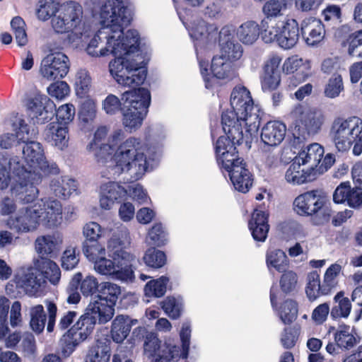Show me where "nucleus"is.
Here are the masks:
<instances>
[{
	"instance_id": "f257e3e1",
	"label": "nucleus",
	"mask_w": 362,
	"mask_h": 362,
	"mask_svg": "<svg viewBox=\"0 0 362 362\" xmlns=\"http://www.w3.org/2000/svg\"><path fill=\"white\" fill-rule=\"evenodd\" d=\"M100 19L103 27L88 41L86 52L95 58L113 54L115 58L110 62L109 71L116 82L125 87L140 86L146 78V71L142 58L136 54L138 32H123L130 21L126 3L106 0L100 8Z\"/></svg>"
},
{
	"instance_id": "f03ea898",
	"label": "nucleus",
	"mask_w": 362,
	"mask_h": 362,
	"mask_svg": "<svg viewBox=\"0 0 362 362\" xmlns=\"http://www.w3.org/2000/svg\"><path fill=\"white\" fill-rule=\"evenodd\" d=\"M123 137L122 129L115 130L103 145V148L98 151L96 161L106 168L110 176L127 173L132 179L139 180L147 170L148 160L151 158L149 148L141 139L130 136L118 146L112 155L115 147Z\"/></svg>"
},
{
	"instance_id": "7ed1b4c3",
	"label": "nucleus",
	"mask_w": 362,
	"mask_h": 362,
	"mask_svg": "<svg viewBox=\"0 0 362 362\" xmlns=\"http://www.w3.org/2000/svg\"><path fill=\"white\" fill-rule=\"evenodd\" d=\"M62 214L63 207L59 201L45 197L18 209L5 221V225L18 235L33 233L41 225L50 228L57 227L62 222Z\"/></svg>"
},
{
	"instance_id": "20e7f679",
	"label": "nucleus",
	"mask_w": 362,
	"mask_h": 362,
	"mask_svg": "<svg viewBox=\"0 0 362 362\" xmlns=\"http://www.w3.org/2000/svg\"><path fill=\"white\" fill-rule=\"evenodd\" d=\"M232 110L222 114L223 129L237 141L243 137L242 127L246 134L256 132L259 126L258 108L254 105L250 92L245 86H235L230 95Z\"/></svg>"
},
{
	"instance_id": "39448f33",
	"label": "nucleus",
	"mask_w": 362,
	"mask_h": 362,
	"mask_svg": "<svg viewBox=\"0 0 362 362\" xmlns=\"http://www.w3.org/2000/svg\"><path fill=\"white\" fill-rule=\"evenodd\" d=\"M191 329L188 323L182 325L180 335L182 341V351L180 348L168 342L161 344L157 334L147 332L144 327H139L132 332L134 341L144 339V354L153 362H169L172 359L180 356L186 358L188 356L190 344Z\"/></svg>"
},
{
	"instance_id": "423d86ee",
	"label": "nucleus",
	"mask_w": 362,
	"mask_h": 362,
	"mask_svg": "<svg viewBox=\"0 0 362 362\" xmlns=\"http://www.w3.org/2000/svg\"><path fill=\"white\" fill-rule=\"evenodd\" d=\"M9 182L11 195L24 204L32 202L38 196L37 187L29 184L20 170V158L0 153V189H6Z\"/></svg>"
},
{
	"instance_id": "0eeeda50",
	"label": "nucleus",
	"mask_w": 362,
	"mask_h": 362,
	"mask_svg": "<svg viewBox=\"0 0 362 362\" xmlns=\"http://www.w3.org/2000/svg\"><path fill=\"white\" fill-rule=\"evenodd\" d=\"M23 143L20 170H22V175L29 184L36 187L41 182L44 175L59 173L57 165L47 161L43 146L40 142L29 139Z\"/></svg>"
},
{
	"instance_id": "6e6552de",
	"label": "nucleus",
	"mask_w": 362,
	"mask_h": 362,
	"mask_svg": "<svg viewBox=\"0 0 362 362\" xmlns=\"http://www.w3.org/2000/svg\"><path fill=\"white\" fill-rule=\"evenodd\" d=\"M330 136L339 151L346 152L354 146V155L360 156L362 153V119L356 116L336 118L332 124Z\"/></svg>"
},
{
	"instance_id": "1a4fd4ad",
	"label": "nucleus",
	"mask_w": 362,
	"mask_h": 362,
	"mask_svg": "<svg viewBox=\"0 0 362 362\" xmlns=\"http://www.w3.org/2000/svg\"><path fill=\"white\" fill-rule=\"evenodd\" d=\"M123 102L122 124L130 133L139 129L148 112L151 102L149 91L144 88L126 91L122 95Z\"/></svg>"
},
{
	"instance_id": "9d476101",
	"label": "nucleus",
	"mask_w": 362,
	"mask_h": 362,
	"mask_svg": "<svg viewBox=\"0 0 362 362\" xmlns=\"http://www.w3.org/2000/svg\"><path fill=\"white\" fill-rule=\"evenodd\" d=\"M293 125V144H300L316 134L324 122V115L315 109L303 104L295 105L289 113Z\"/></svg>"
},
{
	"instance_id": "9b49d317",
	"label": "nucleus",
	"mask_w": 362,
	"mask_h": 362,
	"mask_svg": "<svg viewBox=\"0 0 362 362\" xmlns=\"http://www.w3.org/2000/svg\"><path fill=\"white\" fill-rule=\"evenodd\" d=\"M60 11L69 25H71L69 41L76 47L83 46V43L90 37L91 28L83 20L82 6L76 2L71 1L63 5Z\"/></svg>"
},
{
	"instance_id": "f8f14e48",
	"label": "nucleus",
	"mask_w": 362,
	"mask_h": 362,
	"mask_svg": "<svg viewBox=\"0 0 362 362\" xmlns=\"http://www.w3.org/2000/svg\"><path fill=\"white\" fill-rule=\"evenodd\" d=\"M61 45H50V54L44 57L40 64V74L43 78L54 81L64 78L70 69L69 57L62 52Z\"/></svg>"
},
{
	"instance_id": "ddd939ff",
	"label": "nucleus",
	"mask_w": 362,
	"mask_h": 362,
	"mask_svg": "<svg viewBox=\"0 0 362 362\" xmlns=\"http://www.w3.org/2000/svg\"><path fill=\"white\" fill-rule=\"evenodd\" d=\"M108 259L105 256L93 264L94 271L103 276L125 282H132L135 278L134 267L118 258Z\"/></svg>"
},
{
	"instance_id": "4468645a",
	"label": "nucleus",
	"mask_w": 362,
	"mask_h": 362,
	"mask_svg": "<svg viewBox=\"0 0 362 362\" xmlns=\"http://www.w3.org/2000/svg\"><path fill=\"white\" fill-rule=\"evenodd\" d=\"M6 125L8 128H11L15 134L7 132L0 135V147L1 148L8 149L12 147L16 142L23 143L35 134L34 130L30 131L22 116L18 113L11 114L6 119Z\"/></svg>"
},
{
	"instance_id": "2eb2a0df",
	"label": "nucleus",
	"mask_w": 362,
	"mask_h": 362,
	"mask_svg": "<svg viewBox=\"0 0 362 362\" xmlns=\"http://www.w3.org/2000/svg\"><path fill=\"white\" fill-rule=\"evenodd\" d=\"M131 243L129 233L126 228L115 232L107 243V253L110 257L118 258L134 266L136 257L124 250Z\"/></svg>"
},
{
	"instance_id": "dca6fc26",
	"label": "nucleus",
	"mask_w": 362,
	"mask_h": 362,
	"mask_svg": "<svg viewBox=\"0 0 362 362\" xmlns=\"http://www.w3.org/2000/svg\"><path fill=\"white\" fill-rule=\"evenodd\" d=\"M29 117L34 123L44 124L50 120L56 112L55 105L47 95L36 94L27 104Z\"/></svg>"
},
{
	"instance_id": "f3484780",
	"label": "nucleus",
	"mask_w": 362,
	"mask_h": 362,
	"mask_svg": "<svg viewBox=\"0 0 362 362\" xmlns=\"http://www.w3.org/2000/svg\"><path fill=\"white\" fill-rule=\"evenodd\" d=\"M13 281L16 287L22 288L30 296H37L46 283L37 267L18 272Z\"/></svg>"
},
{
	"instance_id": "a211bd4d",
	"label": "nucleus",
	"mask_w": 362,
	"mask_h": 362,
	"mask_svg": "<svg viewBox=\"0 0 362 362\" xmlns=\"http://www.w3.org/2000/svg\"><path fill=\"white\" fill-rule=\"evenodd\" d=\"M234 33L233 27L227 25L221 28L218 34L220 57L230 62L240 59L243 52L242 45L233 40Z\"/></svg>"
},
{
	"instance_id": "6ab92c4d",
	"label": "nucleus",
	"mask_w": 362,
	"mask_h": 362,
	"mask_svg": "<svg viewBox=\"0 0 362 362\" xmlns=\"http://www.w3.org/2000/svg\"><path fill=\"white\" fill-rule=\"evenodd\" d=\"M282 59L277 55L271 57L264 64L260 76L261 88L263 92L276 90L280 86L281 78L279 66Z\"/></svg>"
},
{
	"instance_id": "aec40b11",
	"label": "nucleus",
	"mask_w": 362,
	"mask_h": 362,
	"mask_svg": "<svg viewBox=\"0 0 362 362\" xmlns=\"http://www.w3.org/2000/svg\"><path fill=\"white\" fill-rule=\"evenodd\" d=\"M199 64L201 73L204 77L206 87L207 88H212L215 86V78L218 79H226L232 78L233 75L231 62L223 59V57L216 56L212 59L211 70L213 76L210 78L206 77V74H208V70L206 69L207 64L203 62H201Z\"/></svg>"
},
{
	"instance_id": "412c9836",
	"label": "nucleus",
	"mask_w": 362,
	"mask_h": 362,
	"mask_svg": "<svg viewBox=\"0 0 362 362\" xmlns=\"http://www.w3.org/2000/svg\"><path fill=\"white\" fill-rule=\"evenodd\" d=\"M325 202L317 191L312 190L298 195L293 202V207L298 214L310 216L318 212Z\"/></svg>"
},
{
	"instance_id": "4be33fe9",
	"label": "nucleus",
	"mask_w": 362,
	"mask_h": 362,
	"mask_svg": "<svg viewBox=\"0 0 362 362\" xmlns=\"http://www.w3.org/2000/svg\"><path fill=\"white\" fill-rule=\"evenodd\" d=\"M113 306L105 302L103 298L95 296L87 305L83 315L95 325L104 324L110 321L114 315Z\"/></svg>"
},
{
	"instance_id": "5701e85b",
	"label": "nucleus",
	"mask_w": 362,
	"mask_h": 362,
	"mask_svg": "<svg viewBox=\"0 0 362 362\" xmlns=\"http://www.w3.org/2000/svg\"><path fill=\"white\" fill-rule=\"evenodd\" d=\"M127 193V188L118 182H107L103 183L100 187V206L104 210H110L116 201L125 198Z\"/></svg>"
},
{
	"instance_id": "b1692460",
	"label": "nucleus",
	"mask_w": 362,
	"mask_h": 362,
	"mask_svg": "<svg viewBox=\"0 0 362 362\" xmlns=\"http://www.w3.org/2000/svg\"><path fill=\"white\" fill-rule=\"evenodd\" d=\"M362 189L357 185L351 187L349 182L341 183L334 190L333 200L337 204L346 203L350 207L362 206Z\"/></svg>"
},
{
	"instance_id": "393cba45",
	"label": "nucleus",
	"mask_w": 362,
	"mask_h": 362,
	"mask_svg": "<svg viewBox=\"0 0 362 362\" xmlns=\"http://www.w3.org/2000/svg\"><path fill=\"white\" fill-rule=\"evenodd\" d=\"M323 155L322 146L314 143L301 149L293 159L317 176V167Z\"/></svg>"
},
{
	"instance_id": "a878e982",
	"label": "nucleus",
	"mask_w": 362,
	"mask_h": 362,
	"mask_svg": "<svg viewBox=\"0 0 362 362\" xmlns=\"http://www.w3.org/2000/svg\"><path fill=\"white\" fill-rule=\"evenodd\" d=\"M189 34L197 44L208 45L216 42L219 33L215 25L199 20L192 25Z\"/></svg>"
},
{
	"instance_id": "bb28decb",
	"label": "nucleus",
	"mask_w": 362,
	"mask_h": 362,
	"mask_svg": "<svg viewBox=\"0 0 362 362\" xmlns=\"http://www.w3.org/2000/svg\"><path fill=\"white\" fill-rule=\"evenodd\" d=\"M95 325L92 321L82 315L67 332L66 337L69 338V344L75 347L85 341L93 332Z\"/></svg>"
},
{
	"instance_id": "cd10ccee",
	"label": "nucleus",
	"mask_w": 362,
	"mask_h": 362,
	"mask_svg": "<svg viewBox=\"0 0 362 362\" xmlns=\"http://www.w3.org/2000/svg\"><path fill=\"white\" fill-rule=\"evenodd\" d=\"M45 139L59 150L68 146L69 131L67 126L59 122H51L44 131Z\"/></svg>"
},
{
	"instance_id": "c85d7f7f",
	"label": "nucleus",
	"mask_w": 362,
	"mask_h": 362,
	"mask_svg": "<svg viewBox=\"0 0 362 362\" xmlns=\"http://www.w3.org/2000/svg\"><path fill=\"white\" fill-rule=\"evenodd\" d=\"M286 133V125L279 121H270L262 129L261 140L269 146H277L284 139Z\"/></svg>"
},
{
	"instance_id": "c756f323",
	"label": "nucleus",
	"mask_w": 362,
	"mask_h": 362,
	"mask_svg": "<svg viewBox=\"0 0 362 362\" xmlns=\"http://www.w3.org/2000/svg\"><path fill=\"white\" fill-rule=\"evenodd\" d=\"M301 31L306 43L310 45H315L321 42L325 35L322 21L312 17L302 21Z\"/></svg>"
},
{
	"instance_id": "7c9ffc66",
	"label": "nucleus",
	"mask_w": 362,
	"mask_h": 362,
	"mask_svg": "<svg viewBox=\"0 0 362 362\" xmlns=\"http://www.w3.org/2000/svg\"><path fill=\"white\" fill-rule=\"evenodd\" d=\"M268 217V214L259 209H255L252 214L248 227L255 240L265 241L269 230Z\"/></svg>"
},
{
	"instance_id": "2f4dec72",
	"label": "nucleus",
	"mask_w": 362,
	"mask_h": 362,
	"mask_svg": "<svg viewBox=\"0 0 362 362\" xmlns=\"http://www.w3.org/2000/svg\"><path fill=\"white\" fill-rule=\"evenodd\" d=\"M316 177L317 176L314 173L310 172L295 159L292 160L285 173L286 181L293 185H300L311 182L315 180Z\"/></svg>"
},
{
	"instance_id": "473e14b6",
	"label": "nucleus",
	"mask_w": 362,
	"mask_h": 362,
	"mask_svg": "<svg viewBox=\"0 0 362 362\" xmlns=\"http://www.w3.org/2000/svg\"><path fill=\"white\" fill-rule=\"evenodd\" d=\"M298 39V23L294 18H286L282 24L279 38V45L284 49H288L297 44Z\"/></svg>"
},
{
	"instance_id": "72a5a7b5",
	"label": "nucleus",
	"mask_w": 362,
	"mask_h": 362,
	"mask_svg": "<svg viewBox=\"0 0 362 362\" xmlns=\"http://www.w3.org/2000/svg\"><path fill=\"white\" fill-rule=\"evenodd\" d=\"M228 175L235 189L238 192L246 193L252 187L253 177L245 163L235 166Z\"/></svg>"
},
{
	"instance_id": "f704fd0d",
	"label": "nucleus",
	"mask_w": 362,
	"mask_h": 362,
	"mask_svg": "<svg viewBox=\"0 0 362 362\" xmlns=\"http://www.w3.org/2000/svg\"><path fill=\"white\" fill-rule=\"evenodd\" d=\"M77 183L75 180L68 176L57 177L51 180L49 189L59 198H68L77 190Z\"/></svg>"
},
{
	"instance_id": "c9c22d12",
	"label": "nucleus",
	"mask_w": 362,
	"mask_h": 362,
	"mask_svg": "<svg viewBox=\"0 0 362 362\" xmlns=\"http://www.w3.org/2000/svg\"><path fill=\"white\" fill-rule=\"evenodd\" d=\"M260 33V26L255 21L243 23L235 30L238 40L245 45L255 44L259 40Z\"/></svg>"
},
{
	"instance_id": "e433bc0d",
	"label": "nucleus",
	"mask_w": 362,
	"mask_h": 362,
	"mask_svg": "<svg viewBox=\"0 0 362 362\" xmlns=\"http://www.w3.org/2000/svg\"><path fill=\"white\" fill-rule=\"evenodd\" d=\"M137 323V320H132L128 316L118 315L112 322L111 334L114 341L120 343L129 335L131 328Z\"/></svg>"
},
{
	"instance_id": "4c0bfd02",
	"label": "nucleus",
	"mask_w": 362,
	"mask_h": 362,
	"mask_svg": "<svg viewBox=\"0 0 362 362\" xmlns=\"http://www.w3.org/2000/svg\"><path fill=\"white\" fill-rule=\"evenodd\" d=\"M110 343L105 337L97 339L88 351L86 362H108L110 357Z\"/></svg>"
},
{
	"instance_id": "58836bf2",
	"label": "nucleus",
	"mask_w": 362,
	"mask_h": 362,
	"mask_svg": "<svg viewBox=\"0 0 362 362\" xmlns=\"http://www.w3.org/2000/svg\"><path fill=\"white\" fill-rule=\"evenodd\" d=\"M266 264L269 272H285L289 267V259L282 250L269 248L266 253Z\"/></svg>"
},
{
	"instance_id": "ea45409f",
	"label": "nucleus",
	"mask_w": 362,
	"mask_h": 362,
	"mask_svg": "<svg viewBox=\"0 0 362 362\" xmlns=\"http://www.w3.org/2000/svg\"><path fill=\"white\" fill-rule=\"evenodd\" d=\"M227 136H220L216 143V153L217 160H220L221 157L225 156L228 153H233L236 149V145L240 144L244 138H248L252 133L246 134L245 129L242 127L243 137L240 141H236L233 139V136L223 129Z\"/></svg>"
},
{
	"instance_id": "a19ab883",
	"label": "nucleus",
	"mask_w": 362,
	"mask_h": 362,
	"mask_svg": "<svg viewBox=\"0 0 362 362\" xmlns=\"http://www.w3.org/2000/svg\"><path fill=\"white\" fill-rule=\"evenodd\" d=\"M283 23L284 21H277L276 18L264 17L259 25L263 40L267 43H278Z\"/></svg>"
},
{
	"instance_id": "79ce46f5",
	"label": "nucleus",
	"mask_w": 362,
	"mask_h": 362,
	"mask_svg": "<svg viewBox=\"0 0 362 362\" xmlns=\"http://www.w3.org/2000/svg\"><path fill=\"white\" fill-rule=\"evenodd\" d=\"M73 82L74 90L78 97L84 98L90 92L92 78L87 69H78L74 74Z\"/></svg>"
},
{
	"instance_id": "37998d69",
	"label": "nucleus",
	"mask_w": 362,
	"mask_h": 362,
	"mask_svg": "<svg viewBox=\"0 0 362 362\" xmlns=\"http://www.w3.org/2000/svg\"><path fill=\"white\" fill-rule=\"evenodd\" d=\"M62 240L57 234L41 235L36 238V252L42 255H49L55 251L62 244Z\"/></svg>"
},
{
	"instance_id": "c03bdc74",
	"label": "nucleus",
	"mask_w": 362,
	"mask_h": 362,
	"mask_svg": "<svg viewBox=\"0 0 362 362\" xmlns=\"http://www.w3.org/2000/svg\"><path fill=\"white\" fill-rule=\"evenodd\" d=\"M37 267L41 275L47 279L54 285L59 283L61 278V271L58 265L49 259H42L37 262Z\"/></svg>"
},
{
	"instance_id": "a18cd8bd",
	"label": "nucleus",
	"mask_w": 362,
	"mask_h": 362,
	"mask_svg": "<svg viewBox=\"0 0 362 362\" xmlns=\"http://www.w3.org/2000/svg\"><path fill=\"white\" fill-rule=\"evenodd\" d=\"M310 63L308 60L299 57L297 55L287 58L283 65V71L286 74H293L296 71L300 74L310 73Z\"/></svg>"
},
{
	"instance_id": "49530a36",
	"label": "nucleus",
	"mask_w": 362,
	"mask_h": 362,
	"mask_svg": "<svg viewBox=\"0 0 362 362\" xmlns=\"http://www.w3.org/2000/svg\"><path fill=\"white\" fill-rule=\"evenodd\" d=\"M120 294V286L115 283L105 281L100 284L99 294L95 296L103 298L106 303L109 302L114 307Z\"/></svg>"
},
{
	"instance_id": "de8ad7c7",
	"label": "nucleus",
	"mask_w": 362,
	"mask_h": 362,
	"mask_svg": "<svg viewBox=\"0 0 362 362\" xmlns=\"http://www.w3.org/2000/svg\"><path fill=\"white\" fill-rule=\"evenodd\" d=\"M83 252L87 259L93 264L107 254L106 247L99 242L83 243Z\"/></svg>"
},
{
	"instance_id": "09e8293b",
	"label": "nucleus",
	"mask_w": 362,
	"mask_h": 362,
	"mask_svg": "<svg viewBox=\"0 0 362 362\" xmlns=\"http://www.w3.org/2000/svg\"><path fill=\"white\" fill-rule=\"evenodd\" d=\"M169 279L163 276L159 279L148 281L144 287V293L146 296L160 298L166 292L167 284Z\"/></svg>"
},
{
	"instance_id": "8fccbe9b",
	"label": "nucleus",
	"mask_w": 362,
	"mask_h": 362,
	"mask_svg": "<svg viewBox=\"0 0 362 362\" xmlns=\"http://www.w3.org/2000/svg\"><path fill=\"white\" fill-rule=\"evenodd\" d=\"M288 0H268L262 7L265 18H276L288 8Z\"/></svg>"
},
{
	"instance_id": "3c124183",
	"label": "nucleus",
	"mask_w": 362,
	"mask_h": 362,
	"mask_svg": "<svg viewBox=\"0 0 362 362\" xmlns=\"http://www.w3.org/2000/svg\"><path fill=\"white\" fill-rule=\"evenodd\" d=\"M335 341L339 347L349 349L353 347L356 340L349 326L340 325L335 333Z\"/></svg>"
},
{
	"instance_id": "603ef678",
	"label": "nucleus",
	"mask_w": 362,
	"mask_h": 362,
	"mask_svg": "<svg viewBox=\"0 0 362 362\" xmlns=\"http://www.w3.org/2000/svg\"><path fill=\"white\" fill-rule=\"evenodd\" d=\"M306 294L310 300H315L321 295L327 294L323 293V284H320V276L317 272H310L308 275Z\"/></svg>"
},
{
	"instance_id": "864d4df0",
	"label": "nucleus",
	"mask_w": 362,
	"mask_h": 362,
	"mask_svg": "<svg viewBox=\"0 0 362 362\" xmlns=\"http://www.w3.org/2000/svg\"><path fill=\"white\" fill-rule=\"evenodd\" d=\"M334 300L337 305H334L331 310V315L334 317H347L350 314L351 305L347 298L344 297L342 292L338 293L335 297Z\"/></svg>"
},
{
	"instance_id": "5fc2aeb1",
	"label": "nucleus",
	"mask_w": 362,
	"mask_h": 362,
	"mask_svg": "<svg viewBox=\"0 0 362 362\" xmlns=\"http://www.w3.org/2000/svg\"><path fill=\"white\" fill-rule=\"evenodd\" d=\"M341 267L339 264H332L325 272L323 281V293H329L338 284L337 277Z\"/></svg>"
},
{
	"instance_id": "6e6d98bb",
	"label": "nucleus",
	"mask_w": 362,
	"mask_h": 362,
	"mask_svg": "<svg viewBox=\"0 0 362 362\" xmlns=\"http://www.w3.org/2000/svg\"><path fill=\"white\" fill-rule=\"evenodd\" d=\"M298 315V305L293 300H286L281 305L279 316L284 324L293 322Z\"/></svg>"
},
{
	"instance_id": "4d7b16f0",
	"label": "nucleus",
	"mask_w": 362,
	"mask_h": 362,
	"mask_svg": "<svg viewBox=\"0 0 362 362\" xmlns=\"http://www.w3.org/2000/svg\"><path fill=\"white\" fill-rule=\"evenodd\" d=\"M182 306V299L175 298V297H167L161 303V307L164 312L173 319H177L180 317Z\"/></svg>"
},
{
	"instance_id": "13d9d810",
	"label": "nucleus",
	"mask_w": 362,
	"mask_h": 362,
	"mask_svg": "<svg viewBox=\"0 0 362 362\" xmlns=\"http://www.w3.org/2000/svg\"><path fill=\"white\" fill-rule=\"evenodd\" d=\"M97 106L95 100L91 98L86 99L81 105L78 116L84 123L91 122L96 117Z\"/></svg>"
},
{
	"instance_id": "bf43d9fd",
	"label": "nucleus",
	"mask_w": 362,
	"mask_h": 362,
	"mask_svg": "<svg viewBox=\"0 0 362 362\" xmlns=\"http://www.w3.org/2000/svg\"><path fill=\"white\" fill-rule=\"evenodd\" d=\"M30 326L33 330L40 333L45 328L46 321L43 306L37 305L33 307L30 310Z\"/></svg>"
},
{
	"instance_id": "052dcab7",
	"label": "nucleus",
	"mask_w": 362,
	"mask_h": 362,
	"mask_svg": "<svg viewBox=\"0 0 362 362\" xmlns=\"http://www.w3.org/2000/svg\"><path fill=\"white\" fill-rule=\"evenodd\" d=\"M11 27L17 44L21 47L25 45L28 42V37L23 19L19 16L14 17L11 21Z\"/></svg>"
},
{
	"instance_id": "680f3d73",
	"label": "nucleus",
	"mask_w": 362,
	"mask_h": 362,
	"mask_svg": "<svg viewBox=\"0 0 362 362\" xmlns=\"http://www.w3.org/2000/svg\"><path fill=\"white\" fill-rule=\"evenodd\" d=\"M144 261L147 266L158 269L165 265L166 257L163 252L150 248L146 252Z\"/></svg>"
},
{
	"instance_id": "e2e57ef3",
	"label": "nucleus",
	"mask_w": 362,
	"mask_h": 362,
	"mask_svg": "<svg viewBox=\"0 0 362 362\" xmlns=\"http://www.w3.org/2000/svg\"><path fill=\"white\" fill-rule=\"evenodd\" d=\"M344 91L342 77L339 74H334L325 86L324 93L326 97L335 98Z\"/></svg>"
},
{
	"instance_id": "0e129e2a",
	"label": "nucleus",
	"mask_w": 362,
	"mask_h": 362,
	"mask_svg": "<svg viewBox=\"0 0 362 362\" xmlns=\"http://www.w3.org/2000/svg\"><path fill=\"white\" fill-rule=\"evenodd\" d=\"M59 9V2L56 0H41L37 9V18L46 21L53 16Z\"/></svg>"
},
{
	"instance_id": "69168bd1",
	"label": "nucleus",
	"mask_w": 362,
	"mask_h": 362,
	"mask_svg": "<svg viewBox=\"0 0 362 362\" xmlns=\"http://www.w3.org/2000/svg\"><path fill=\"white\" fill-rule=\"evenodd\" d=\"M146 242L149 245L160 247L166 242V233L161 224H155L148 231Z\"/></svg>"
},
{
	"instance_id": "338daca9",
	"label": "nucleus",
	"mask_w": 362,
	"mask_h": 362,
	"mask_svg": "<svg viewBox=\"0 0 362 362\" xmlns=\"http://www.w3.org/2000/svg\"><path fill=\"white\" fill-rule=\"evenodd\" d=\"M103 228L96 222L92 221L84 225L83 235L86 238L84 243L98 242L103 236Z\"/></svg>"
},
{
	"instance_id": "774afa93",
	"label": "nucleus",
	"mask_w": 362,
	"mask_h": 362,
	"mask_svg": "<svg viewBox=\"0 0 362 362\" xmlns=\"http://www.w3.org/2000/svg\"><path fill=\"white\" fill-rule=\"evenodd\" d=\"M80 291L83 296H93L99 291L100 284L97 278L93 275H88L80 281Z\"/></svg>"
}]
</instances>
